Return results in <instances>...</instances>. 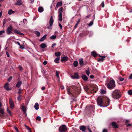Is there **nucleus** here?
Segmentation results:
<instances>
[{"label": "nucleus", "mask_w": 132, "mask_h": 132, "mask_svg": "<svg viewBox=\"0 0 132 132\" xmlns=\"http://www.w3.org/2000/svg\"><path fill=\"white\" fill-rule=\"evenodd\" d=\"M70 88L68 86L67 88L68 93L69 95L73 96L79 94L80 90L78 87L73 85L70 86Z\"/></svg>", "instance_id": "f257e3e1"}, {"label": "nucleus", "mask_w": 132, "mask_h": 132, "mask_svg": "<svg viewBox=\"0 0 132 132\" xmlns=\"http://www.w3.org/2000/svg\"><path fill=\"white\" fill-rule=\"evenodd\" d=\"M111 94L112 97L114 99H118L121 97L120 92L118 89H116L113 91Z\"/></svg>", "instance_id": "f03ea898"}, {"label": "nucleus", "mask_w": 132, "mask_h": 132, "mask_svg": "<svg viewBox=\"0 0 132 132\" xmlns=\"http://www.w3.org/2000/svg\"><path fill=\"white\" fill-rule=\"evenodd\" d=\"M108 88L111 89L113 88L115 86V82L113 80H111L107 84Z\"/></svg>", "instance_id": "7ed1b4c3"}, {"label": "nucleus", "mask_w": 132, "mask_h": 132, "mask_svg": "<svg viewBox=\"0 0 132 132\" xmlns=\"http://www.w3.org/2000/svg\"><path fill=\"white\" fill-rule=\"evenodd\" d=\"M67 130V128L65 125H63L61 126L59 129V131L60 132H64Z\"/></svg>", "instance_id": "20e7f679"}, {"label": "nucleus", "mask_w": 132, "mask_h": 132, "mask_svg": "<svg viewBox=\"0 0 132 132\" xmlns=\"http://www.w3.org/2000/svg\"><path fill=\"white\" fill-rule=\"evenodd\" d=\"M97 102L98 105L101 107L103 106L102 105L103 104V100L101 98L98 97L97 98Z\"/></svg>", "instance_id": "39448f33"}, {"label": "nucleus", "mask_w": 132, "mask_h": 132, "mask_svg": "<svg viewBox=\"0 0 132 132\" xmlns=\"http://www.w3.org/2000/svg\"><path fill=\"white\" fill-rule=\"evenodd\" d=\"M9 100L10 108L12 109H13L14 106V103L11 98H10Z\"/></svg>", "instance_id": "423d86ee"}, {"label": "nucleus", "mask_w": 132, "mask_h": 132, "mask_svg": "<svg viewBox=\"0 0 132 132\" xmlns=\"http://www.w3.org/2000/svg\"><path fill=\"white\" fill-rule=\"evenodd\" d=\"M12 26H9L7 29L6 32L8 35H10L12 33Z\"/></svg>", "instance_id": "0eeeda50"}, {"label": "nucleus", "mask_w": 132, "mask_h": 132, "mask_svg": "<svg viewBox=\"0 0 132 132\" xmlns=\"http://www.w3.org/2000/svg\"><path fill=\"white\" fill-rule=\"evenodd\" d=\"M13 30L15 33L18 34L21 36L23 35V33H21L18 30L15 29H14Z\"/></svg>", "instance_id": "6e6552de"}, {"label": "nucleus", "mask_w": 132, "mask_h": 132, "mask_svg": "<svg viewBox=\"0 0 132 132\" xmlns=\"http://www.w3.org/2000/svg\"><path fill=\"white\" fill-rule=\"evenodd\" d=\"M71 78L73 79H78L79 76L78 74L77 73H75L73 76H71Z\"/></svg>", "instance_id": "1a4fd4ad"}, {"label": "nucleus", "mask_w": 132, "mask_h": 132, "mask_svg": "<svg viewBox=\"0 0 132 132\" xmlns=\"http://www.w3.org/2000/svg\"><path fill=\"white\" fill-rule=\"evenodd\" d=\"M110 100L108 98L106 99V101L105 102V104L106 105L105 106H103V107H107L110 104Z\"/></svg>", "instance_id": "9d476101"}, {"label": "nucleus", "mask_w": 132, "mask_h": 132, "mask_svg": "<svg viewBox=\"0 0 132 132\" xmlns=\"http://www.w3.org/2000/svg\"><path fill=\"white\" fill-rule=\"evenodd\" d=\"M9 83L8 82L6 83L4 85V87L5 89L7 90H11L9 87Z\"/></svg>", "instance_id": "9b49d317"}, {"label": "nucleus", "mask_w": 132, "mask_h": 132, "mask_svg": "<svg viewBox=\"0 0 132 132\" xmlns=\"http://www.w3.org/2000/svg\"><path fill=\"white\" fill-rule=\"evenodd\" d=\"M81 77L84 81H86L88 80V77L86 75L84 74L82 75Z\"/></svg>", "instance_id": "f8f14e48"}, {"label": "nucleus", "mask_w": 132, "mask_h": 132, "mask_svg": "<svg viewBox=\"0 0 132 132\" xmlns=\"http://www.w3.org/2000/svg\"><path fill=\"white\" fill-rule=\"evenodd\" d=\"M87 108L90 111H94L95 108L94 106V105H90L89 106H87Z\"/></svg>", "instance_id": "ddd939ff"}, {"label": "nucleus", "mask_w": 132, "mask_h": 132, "mask_svg": "<svg viewBox=\"0 0 132 132\" xmlns=\"http://www.w3.org/2000/svg\"><path fill=\"white\" fill-rule=\"evenodd\" d=\"M54 22V20L53 19V17L51 16L50 17V26H52Z\"/></svg>", "instance_id": "4468645a"}, {"label": "nucleus", "mask_w": 132, "mask_h": 132, "mask_svg": "<svg viewBox=\"0 0 132 132\" xmlns=\"http://www.w3.org/2000/svg\"><path fill=\"white\" fill-rule=\"evenodd\" d=\"M79 129L81 130L84 132L86 129V127L85 126H82L80 127Z\"/></svg>", "instance_id": "2eb2a0df"}, {"label": "nucleus", "mask_w": 132, "mask_h": 132, "mask_svg": "<svg viewBox=\"0 0 132 132\" xmlns=\"http://www.w3.org/2000/svg\"><path fill=\"white\" fill-rule=\"evenodd\" d=\"M40 47L43 48H44L47 47V46L46 44L42 43L40 45Z\"/></svg>", "instance_id": "dca6fc26"}, {"label": "nucleus", "mask_w": 132, "mask_h": 132, "mask_svg": "<svg viewBox=\"0 0 132 132\" xmlns=\"http://www.w3.org/2000/svg\"><path fill=\"white\" fill-rule=\"evenodd\" d=\"M15 13V11H13L12 9L9 10L8 11V14L10 15H11L12 14H14Z\"/></svg>", "instance_id": "f3484780"}, {"label": "nucleus", "mask_w": 132, "mask_h": 132, "mask_svg": "<svg viewBox=\"0 0 132 132\" xmlns=\"http://www.w3.org/2000/svg\"><path fill=\"white\" fill-rule=\"evenodd\" d=\"M38 10L39 12L41 13L43 11L44 9L42 7L40 6L38 8Z\"/></svg>", "instance_id": "a211bd4d"}, {"label": "nucleus", "mask_w": 132, "mask_h": 132, "mask_svg": "<svg viewBox=\"0 0 132 132\" xmlns=\"http://www.w3.org/2000/svg\"><path fill=\"white\" fill-rule=\"evenodd\" d=\"M22 2L21 0H17L16 3L15 4V5H20L22 4Z\"/></svg>", "instance_id": "6ab92c4d"}, {"label": "nucleus", "mask_w": 132, "mask_h": 132, "mask_svg": "<svg viewBox=\"0 0 132 132\" xmlns=\"http://www.w3.org/2000/svg\"><path fill=\"white\" fill-rule=\"evenodd\" d=\"M68 60V57L66 56H64L62 58L61 60L62 61H65Z\"/></svg>", "instance_id": "aec40b11"}, {"label": "nucleus", "mask_w": 132, "mask_h": 132, "mask_svg": "<svg viewBox=\"0 0 132 132\" xmlns=\"http://www.w3.org/2000/svg\"><path fill=\"white\" fill-rule=\"evenodd\" d=\"M34 108L36 110H37L39 109V105L37 103H35L34 105Z\"/></svg>", "instance_id": "412c9836"}, {"label": "nucleus", "mask_w": 132, "mask_h": 132, "mask_svg": "<svg viewBox=\"0 0 132 132\" xmlns=\"http://www.w3.org/2000/svg\"><path fill=\"white\" fill-rule=\"evenodd\" d=\"M91 55L94 57H96L97 56L96 53L95 51H92L91 53Z\"/></svg>", "instance_id": "4be33fe9"}, {"label": "nucleus", "mask_w": 132, "mask_h": 132, "mask_svg": "<svg viewBox=\"0 0 132 132\" xmlns=\"http://www.w3.org/2000/svg\"><path fill=\"white\" fill-rule=\"evenodd\" d=\"M62 4V1L59 2H58L56 4V6L57 7L61 6Z\"/></svg>", "instance_id": "5701e85b"}, {"label": "nucleus", "mask_w": 132, "mask_h": 132, "mask_svg": "<svg viewBox=\"0 0 132 132\" xmlns=\"http://www.w3.org/2000/svg\"><path fill=\"white\" fill-rule=\"evenodd\" d=\"M78 63L77 61L75 60L74 61L73 64L75 67H77L78 66Z\"/></svg>", "instance_id": "b1692460"}, {"label": "nucleus", "mask_w": 132, "mask_h": 132, "mask_svg": "<svg viewBox=\"0 0 132 132\" xmlns=\"http://www.w3.org/2000/svg\"><path fill=\"white\" fill-rule=\"evenodd\" d=\"M112 126L114 127L115 128H117L118 127L117 124L115 122H113L112 123Z\"/></svg>", "instance_id": "393cba45"}, {"label": "nucleus", "mask_w": 132, "mask_h": 132, "mask_svg": "<svg viewBox=\"0 0 132 132\" xmlns=\"http://www.w3.org/2000/svg\"><path fill=\"white\" fill-rule=\"evenodd\" d=\"M46 35H44L40 39V41L42 42L46 38Z\"/></svg>", "instance_id": "a878e982"}, {"label": "nucleus", "mask_w": 132, "mask_h": 132, "mask_svg": "<svg viewBox=\"0 0 132 132\" xmlns=\"http://www.w3.org/2000/svg\"><path fill=\"white\" fill-rule=\"evenodd\" d=\"M22 84V82L21 81H19L17 82L16 86L17 87H19Z\"/></svg>", "instance_id": "bb28decb"}, {"label": "nucleus", "mask_w": 132, "mask_h": 132, "mask_svg": "<svg viewBox=\"0 0 132 132\" xmlns=\"http://www.w3.org/2000/svg\"><path fill=\"white\" fill-rule=\"evenodd\" d=\"M99 55L100 57H102V58L100 59H98V61L100 62H102L103 61V60H104V59L103 58H105V57L104 56H101L100 55Z\"/></svg>", "instance_id": "cd10ccee"}, {"label": "nucleus", "mask_w": 132, "mask_h": 132, "mask_svg": "<svg viewBox=\"0 0 132 132\" xmlns=\"http://www.w3.org/2000/svg\"><path fill=\"white\" fill-rule=\"evenodd\" d=\"M58 19L60 21H61L62 20V14H59Z\"/></svg>", "instance_id": "c85d7f7f"}, {"label": "nucleus", "mask_w": 132, "mask_h": 132, "mask_svg": "<svg viewBox=\"0 0 132 132\" xmlns=\"http://www.w3.org/2000/svg\"><path fill=\"white\" fill-rule=\"evenodd\" d=\"M22 109L23 112V113H26L27 111L26 108V107L24 106H23L22 107Z\"/></svg>", "instance_id": "c756f323"}, {"label": "nucleus", "mask_w": 132, "mask_h": 132, "mask_svg": "<svg viewBox=\"0 0 132 132\" xmlns=\"http://www.w3.org/2000/svg\"><path fill=\"white\" fill-rule=\"evenodd\" d=\"M83 60L82 59H81L79 60V63L80 65L82 66L83 65Z\"/></svg>", "instance_id": "7c9ffc66"}, {"label": "nucleus", "mask_w": 132, "mask_h": 132, "mask_svg": "<svg viewBox=\"0 0 132 132\" xmlns=\"http://www.w3.org/2000/svg\"><path fill=\"white\" fill-rule=\"evenodd\" d=\"M60 59V57H57L54 60V62L56 63H59V60Z\"/></svg>", "instance_id": "2f4dec72"}, {"label": "nucleus", "mask_w": 132, "mask_h": 132, "mask_svg": "<svg viewBox=\"0 0 132 132\" xmlns=\"http://www.w3.org/2000/svg\"><path fill=\"white\" fill-rule=\"evenodd\" d=\"M0 113H1L2 114L4 113V111L2 109H0ZM0 116L2 117H3V116L0 113Z\"/></svg>", "instance_id": "473e14b6"}, {"label": "nucleus", "mask_w": 132, "mask_h": 132, "mask_svg": "<svg viewBox=\"0 0 132 132\" xmlns=\"http://www.w3.org/2000/svg\"><path fill=\"white\" fill-rule=\"evenodd\" d=\"M63 10V8L61 7L60 9H59V10L58 13H59V14H62V11Z\"/></svg>", "instance_id": "72a5a7b5"}, {"label": "nucleus", "mask_w": 132, "mask_h": 132, "mask_svg": "<svg viewBox=\"0 0 132 132\" xmlns=\"http://www.w3.org/2000/svg\"><path fill=\"white\" fill-rule=\"evenodd\" d=\"M55 54L56 56H59L61 55V53L60 52H55Z\"/></svg>", "instance_id": "f704fd0d"}, {"label": "nucleus", "mask_w": 132, "mask_h": 132, "mask_svg": "<svg viewBox=\"0 0 132 132\" xmlns=\"http://www.w3.org/2000/svg\"><path fill=\"white\" fill-rule=\"evenodd\" d=\"M86 72L87 76H89L90 74V71L89 68H88L87 70H86Z\"/></svg>", "instance_id": "c9c22d12"}, {"label": "nucleus", "mask_w": 132, "mask_h": 132, "mask_svg": "<svg viewBox=\"0 0 132 132\" xmlns=\"http://www.w3.org/2000/svg\"><path fill=\"white\" fill-rule=\"evenodd\" d=\"M118 79L120 81H122L124 80V79L123 78L121 77L120 76H119L118 77Z\"/></svg>", "instance_id": "e433bc0d"}, {"label": "nucleus", "mask_w": 132, "mask_h": 132, "mask_svg": "<svg viewBox=\"0 0 132 132\" xmlns=\"http://www.w3.org/2000/svg\"><path fill=\"white\" fill-rule=\"evenodd\" d=\"M106 91L104 89H101V94H105L106 93Z\"/></svg>", "instance_id": "4c0bfd02"}, {"label": "nucleus", "mask_w": 132, "mask_h": 132, "mask_svg": "<svg viewBox=\"0 0 132 132\" xmlns=\"http://www.w3.org/2000/svg\"><path fill=\"white\" fill-rule=\"evenodd\" d=\"M56 38V35H52L50 37V38L51 39H55Z\"/></svg>", "instance_id": "58836bf2"}, {"label": "nucleus", "mask_w": 132, "mask_h": 132, "mask_svg": "<svg viewBox=\"0 0 132 132\" xmlns=\"http://www.w3.org/2000/svg\"><path fill=\"white\" fill-rule=\"evenodd\" d=\"M23 23L25 24H27V20L25 19H24L23 20Z\"/></svg>", "instance_id": "ea45409f"}, {"label": "nucleus", "mask_w": 132, "mask_h": 132, "mask_svg": "<svg viewBox=\"0 0 132 132\" xmlns=\"http://www.w3.org/2000/svg\"><path fill=\"white\" fill-rule=\"evenodd\" d=\"M93 21H92L88 24V25L89 26H91L93 25Z\"/></svg>", "instance_id": "a19ab883"}, {"label": "nucleus", "mask_w": 132, "mask_h": 132, "mask_svg": "<svg viewBox=\"0 0 132 132\" xmlns=\"http://www.w3.org/2000/svg\"><path fill=\"white\" fill-rule=\"evenodd\" d=\"M35 33L37 36H39L40 35V33L39 31H36L35 32Z\"/></svg>", "instance_id": "79ce46f5"}, {"label": "nucleus", "mask_w": 132, "mask_h": 132, "mask_svg": "<svg viewBox=\"0 0 132 132\" xmlns=\"http://www.w3.org/2000/svg\"><path fill=\"white\" fill-rule=\"evenodd\" d=\"M59 72L57 71H56V76L58 78H59Z\"/></svg>", "instance_id": "37998d69"}, {"label": "nucleus", "mask_w": 132, "mask_h": 132, "mask_svg": "<svg viewBox=\"0 0 132 132\" xmlns=\"http://www.w3.org/2000/svg\"><path fill=\"white\" fill-rule=\"evenodd\" d=\"M80 19H79L78 20L77 22V23L75 25V28H76L77 27V26L78 25V23H79V22H80Z\"/></svg>", "instance_id": "c03bdc74"}, {"label": "nucleus", "mask_w": 132, "mask_h": 132, "mask_svg": "<svg viewBox=\"0 0 132 132\" xmlns=\"http://www.w3.org/2000/svg\"><path fill=\"white\" fill-rule=\"evenodd\" d=\"M6 21V19H5L3 20V24L4 26V24H5Z\"/></svg>", "instance_id": "a18cd8bd"}, {"label": "nucleus", "mask_w": 132, "mask_h": 132, "mask_svg": "<svg viewBox=\"0 0 132 132\" xmlns=\"http://www.w3.org/2000/svg\"><path fill=\"white\" fill-rule=\"evenodd\" d=\"M128 94L130 95H132V90H130L128 92Z\"/></svg>", "instance_id": "49530a36"}, {"label": "nucleus", "mask_w": 132, "mask_h": 132, "mask_svg": "<svg viewBox=\"0 0 132 132\" xmlns=\"http://www.w3.org/2000/svg\"><path fill=\"white\" fill-rule=\"evenodd\" d=\"M21 96L20 95H19V96L18 97V100L19 101H20L21 100Z\"/></svg>", "instance_id": "de8ad7c7"}, {"label": "nucleus", "mask_w": 132, "mask_h": 132, "mask_svg": "<svg viewBox=\"0 0 132 132\" xmlns=\"http://www.w3.org/2000/svg\"><path fill=\"white\" fill-rule=\"evenodd\" d=\"M36 120L38 121H40L41 120V118L40 117L38 116L36 118Z\"/></svg>", "instance_id": "09e8293b"}, {"label": "nucleus", "mask_w": 132, "mask_h": 132, "mask_svg": "<svg viewBox=\"0 0 132 132\" xmlns=\"http://www.w3.org/2000/svg\"><path fill=\"white\" fill-rule=\"evenodd\" d=\"M101 5L102 7H104V1H103L102 2V3L101 4Z\"/></svg>", "instance_id": "8fccbe9b"}, {"label": "nucleus", "mask_w": 132, "mask_h": 132, "mask_svg": "<svg viewBox=\"0 0 132 132\" xmlns=\"http://www.w3.org/2000/svg\"><path fill=\"white\" fill-rule=\"evenodd\" d=\"M19 46V48L22 49H23L24 48V46L23 45H20Z\"/></svg>", "instance_id": "3c124183"}, {"label": "nucleus", "mask_w": 132, "mask_h": 132, "mask_svg": "<svg viewBox=\"0 0 132 132\" xmlns=\"http://www.w3.org/2000/svg\"><path fill=\"white\" fill-rule=\"evenodd\" d=\"M12 78V77H10L8 79H7V81L9 82L11 80Z\"/></svg>", "instance_id": "603ef678"}, {"label": "nucleus", "mask_w": 132, "mask_h": 132, "mask_svg": "<svg viewBox=\"0 0 132 132\" xmlns=\"http://www.w3.org/2000/svg\"><path fill=\"white\" fill-rule=\"evenodd\" d=\"M93 34V33L92 32H90L89 33V36L90 37H91Z\"/></svg>", "instance_id": "864d4df0"}, {"label": "nucleus", "mask_w": 132, "mask_h": 132, "mask_svg": "<svg viewBox=\"0 0 132 132\" xmlns=\"http://www.w3.org/2000/svg\"><path fill=\"white\" fill-rule=\"evenodd\" d=\"M21 89H19L18 92V94L19 95L21 93Z\"/></svg>", "instance_id": "5fc2aeb1"}, {"label": "nucleus", "mask_w": 132, "mask_h": 132, "mask_svg": "<svg viewBox=\"0 0 132 132\" xmlns=\"http://www.w3.org/2000/svg\"><path fill=\"white\" fill-rule=\"evenodd\" d=\"M5 32V31H0V35H1L2 34L4 33Z\"/></svg>", "instance_id": "6e6d98bb"}, {"label": "nucleus", "mask_w": 132, "mask_h": 132, "mask_svg": "<svg viewBox=\"0 0 132 132\" xmlns=\"http://www.w3.org/2000/svg\"><path fill=\"white\" fill-rule=\"evenodd\" d=\"M25 126L27 127L28 130L29 131V130H31L27 126L25 125Z\"/></svg>", "instance_id": "4d7b16f0"}, {"label": "nucleus", "mask_w": 132, "mask_h": 132, "mask_svg": "<svg viewBox=\"0 0 132 132\" xmlns=\"http://www.w3.org/2000/svg\"><path fill=\"white\" fill-rule=\"evenodd\" d=\"M7 112L10 115H12V113L10 110H9Z\"/></svg>", "instance_id": "13d9d810"}, {"label": "nucleus", "mask_w": 132, "mask_h": 132, "mask_svg": "<svg viewBox=\"0 0 132 132\" xmlns=\"http://www.w3.org/2000/svg\"><path fill=\"white\" fill-rule=\"evenodd\" d=\"M19 68L20 70H22V67L20 65H19Z\"/></svg>", "instance_id": "bf43d9fd"}, {"label": "nucleus", "mask_w": 132, "mask_h": 132, "mask_svg": "<svg viewBox=\"0 0 132 132\" xmlns=\"http://www.w3.org/2000/svg\"><path fill=\"white\" fill-rule=\"evenodd\" d=\"M56 45V43H55L53 44L52 45V46H51L52 47V48H53L54 46H55Z\"/></svg>", "instance_id": "052dcab7"}, {"label": "nucleus", "mask_w": 132, "mask_h": 132, "mask_svg": "<svg viewBox=\"0 0 132 132\" xmlns=\"http://www.w3.org/2000/svg\"><path fill=\"white\" fill-rule=\"evenodd\" d=\"M59 26L60 27V29H62V26L61 25V24L60 23H59Z\"/></svg>", "instance_id": "680f3d73"}, {"label": "nucleus", "mask_w": 132, "mask_h": 132, "mask_svg": "<svg viewBox=\"0 0 132 132\" xmlns=\"http://www.w3.org/2000/svg\"><path fill=\"white\" fill-rule=\"evenodd\" d=\"M6 53L7 56L8 57H9L10 55H9V54L8 53V52H6Z\"/></svg>", "instance_id": "e2e57ef3"}, {"label": "nucleus", "mask_w": 132, "mask_h": 132, "mask_svg": "<svg viewBox=\"0 0 132 132\" xmlns=\"http://www.w3.org/2000/svg\"><path fill=\"white\" fill-rule=\"evenodd\" d=\"M43 63L44 65H46L47 63V61H44L43 62Z\"/></svg>", "instance_id": "0e129e2a"}, {"label": "nucleus", "mask_w": 132, "mask_h": 132, "mask_svg": "<svg viewBox=\"0 0 132 132\" xmlns=\"http://www.w3.org/2000/svg\"><path fill=\"white\" fill-rule=\"evenodd\" d=\"M102 132H107V130L105 129H103Z\"/></svg>", "instance_id": "69168bd1"}, {"label": "nucleus", "mask_w": 132, "mask_h": 132, "mask_svg": "<svg viewBox=\"0 0 132 132\" xmlns=\"http://www.w3.org/2000/svg\"><path fill=\"white\" fill-rule=\"evenodd\" d=\"M14 128L17 132H19V130H18V129L16 127H15Z\"/></svg>", "instance_id": "338daca9"}, {"label": "nucleus", "mask_w": 132, "mask_h": 132, "mask_svg": "<svg viewBox=\"0 0 132 132\" xmlns=\"http://www.w3.org/2000/svg\"><path fill=\"white\" fill-rule=\"evenodd\" d=\"M129 78L130 79H132V73L130 75L129 77Z\"/></svg>", "instance_id": "774afa93"}]
</instances>
